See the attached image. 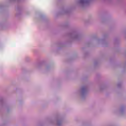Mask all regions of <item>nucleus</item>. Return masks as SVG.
Wrapping results in <instances>:
<instances>
[{"instance_id":"1","label":"nucleus","mask_w":126,"mask_h":126,"mask_svg":"<svg viewBox=\"0 0 126 126\" xmlns=\"http://www.w3.org/2000/svg\"><path fill=\"white\" fill-rule=\"evenodd\" d=\"M84 1V0H81V2H83Z\"/></svg>"}]
</instances>
